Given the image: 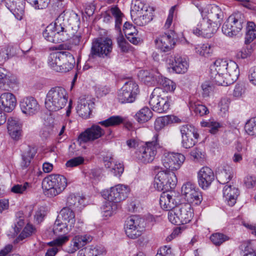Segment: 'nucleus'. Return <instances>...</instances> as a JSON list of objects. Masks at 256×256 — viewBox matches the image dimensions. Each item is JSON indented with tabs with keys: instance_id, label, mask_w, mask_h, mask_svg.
<instances>
[{
	"instance_id": "f257e3e1",
	"label": "nucleus",
	"mask_w": 256,
	"mask_h": 256,
	"mask_svg": "<svg viewBox=\"0 0 256 256\" xmlns=\"http://www.w3.org/2000/svg\"><path fill=\"white\" fill-rule=\"evenodd\" d=\"M239 75L238 65L232 60L218 59L210 66V80L218 86L230 85L238 80Z\"/></svg>"
},
{
	"instance_id": "f03ea898",
	"label": "nucleus",
	"mask_w": 256,
	"mask_h": 256,
	"mask_svg": "<svg viewBox=\"0 0 256 256\" xmlns=\"http://www.w3.org/2000/svg\"><path fill=\"white\" fill-rule=\"evenodd\" d=\"M66 27L64 16L60 15L54 23L50 24L46 28L42 33L43 36L46 40L53 43L66 41L69 37Z\"/></svg>"
},
{
	"instance_id": "7ed1b4c3",
	"label": "nucleus",
	"mask_w": 256,
	"mask_h": 256,
	"mask_svg": "<svg viewBox=\"0 0 256 256\" xmlns=\"http://www.w3.org/2000/svg\"><path fill=\"white\" fill-rule=\"evenodd\" d=\"M68 98V93L64 88H52L46 94L45 100L46 107L50 111H58L66 106Z\"/></svg>"
},
{
	"instance_id": "20e7f679",
	"label": "nucleus",
	"mask_w": 256,
	"mask_h": 256,
	"mask_svg": "<svg viewBox=\"0 0 256 256\" xmlns=\"http://www.w3.org/2000/svg\"><path fill=\"white\" fill-rule=\"evenodd\" d=\"M67 186V180L60 174H51L42 182L44 194L49 197H54L61 193Z\"/></svg>"
},
{
	"instance_id": "39448f33",
	"label": "nucleus",
	"mask_w": 256,
	"mask_h": 256,
	"mask_svg": "<svg viewBox=\"0 0 256 256\" xmlns=\"http://www.w3.org/2000/svg\"><path fill=\"white\" fill-rule=\"evenodd\" d=\"M158 138V134H155L152 140L145 142L144 144L136 152V157L139 161L144 164H148L154 160L157 152V149L160 148Z\"/></svg>"
},
{
	"instance_id": "423d86ee",
	"label": "nucleus",
	"mask_w": 256,
	"mask_h": 256,
	"mask_svg": "<svg viewBox=\"0 0 256 256\" xmlns=\"http://www.w3.org/2000/svg\"><path fill=\"white\" fill-rule=\"evenodd\" d=\"M196 10H198L202 17H204L208 20L215 27L220 25L224 18L223 12L220 8L215 4H210L204 8L201 4H195Z\"/></svg>"
},
{
	"instance_id": "0eeeda50",
	"label": "nucleus",
	"mask_w": 256,
	"mask_h": 256,
	"mask_svg": "<svg viewBox=\"0 0 256 256\" xmlns=\"http://www.w3.org/2000/svg\"><path fill=\"white\" fill-rule=\"evenodd\" d=\"M112 49V42L110 38L96 39L93 41L89 54V60L96 57L110 58Z\"/></svg>"
},
{
	"instance_id": "6e6552de",
	"label": "nucleus",
	"mask_w": 256,
	"mask_h": 256,
	"mask_svg": "<svg viewBox=\"0 0 256 256\" xmlns=\"http://www.w3.org/2000/svg\"><path fill=\"white\" fill-rule=\"evenodd\" d=\"M130 192L128 186L118 184L112 187L110 190L102 192L104 198L110 202L118 203L124 200Z\"/></svg>"
},
{
	"instance_id": "1a4fd4ad",
	"label": "nucleus",
	"mask_w": 256,
	"mask_h": 256,
	"mask_svg": "<svg viewBox=\"0 0 256 256\" xmlns=\"http://www.w3.org/2000/svg\"><path fill=\"white\" fill-rule=\"evenodd\" d=\"M138 92V85L134 81L130 80L119 91L118 98L122 104L132 102Z\"/></svg>"
},
{
	"instance_id": "9d476101",
	"label": "nucleus",
	"mask_w": 256,
	"mask_h": 256,
	"mask_svg": "<svg viewBox=\"0 0 256 256\" xmlns=\"http://www.w3.org/2000/svg\"><path fill=\"white\" fill-rule=\"evenodd\" d=\"M158 90L154 89L150 96L149 104L152 110L158 113L166 112L170 108V99L168 96L158 95Z\"/></svg>"
},
{
	"instance_id": "9b49d317",
	"label": "nucleus",
	"mask_w": 256,
	"mask_h": 256,
	"mask_svg": "<svg viewBox=\"0 0 256 256\" xmlns=\"http://www.w3.org/2000/svg\"><path fill=\"white\" fill-rule=\"evenodd\" d=\"M214 26L206 18L202 17V20L193 30V33L198 36H202L208 38H210L218 29V28Z\"/></svg>"
},
{
	"instance_id": "f8f14e48",
	"label": "nucleus",
	"mask_w": 256,
	"mask_h": 256,
	"mask_svg": "<svg viewBox=\"0 0 256 256\" xmlns=\"http://www.w3.org/2000/svg\"><path fill=\"white\" fill-rule=\"evenodd\" d=\"M185 160L184 156L179 153L168 154L162 160L164 168L170 171L179 169Z\"/></svg>"
},
{
	"instance_id": "ddd939ff",
	"label": "nucleus",
	"mask_w": 256,
	"mask_h": 256,
	"mask_svg": "<svg viewBox=\"0 0 256 256\" xmlns=\"http://www.w3.org/2000/svg\"><path fill=\"white\" fill-rule=\"evenodd\" d=\"M156 48L160 52H166L172 50L176 44L174 36L164 34L156 37L154 40Z\"/></svg>"
},
{
	"instance_id": "4468645a",
	"label": "nucleus",
	"mask_w": 256,
	"mask_h": 256,
	"mask_svg": "<svg viewBox=\"0 0 256 256\" xmlns=\"http://www.w3.org/2000/svg\"><path fill=\"white\" fill-rule=\"evenodd\" d=\"M104 133V130L99 126L94 124L79 135L78 140L80 143L94 141L100 138Z\"/></svg>"
},
{
	"instance_id": "2eb2a0df",
	"label": "nucleus",
	"mask_w": 256,
	"mask_h": 256,
	"mask_svg": "<svg viewBox=\"0 0 256 256\" xmlns=\"http://www.w3.org/2000/svg\"><path fill=\"white\" fill-rule=\"evenodd\" d=\"M180 202V196L174 192L170 193L164 192L160 198V204L161 208L166 210L175 208Z\"/></svg>"
},
{
	"instance_id": "dca6fc26",
	"label": "nucleus",
	"mask_w": 256,
	"mask_h": 256,
	"mask_svg": "<svg viewBox=\"0 0 256 256\" xmlns=\"http://www.w3.org/2000/svg\"><path fill=\"white\" fill-rule=\"evenodd\" d=\"M22 112L28 116H33L40 110V105L33 97L28 96L24 98L20 103Z\"/></svg>"
},
{
	"instance_id": "f3484780",
	"label": "nucleus",
	"mask_w": 256,
	"mask_h": 256,
	"mask_svg": "<svg viewBox=\"0 0 256 256\" xmlns=\"http://www.w3.org/2000/svg\"><path fill=\"white\" fill-rule=\"evenodd\" d=\"M199 186L203 189L207 188L214 180L213 171L208 166H204L198 172Z\"/></svg>"
},
{
	"instance_id": "a211bd4d",
	"label": "nucleus",
	"mask_w": 256,
	"mask_h": 256,
	"mask_svg": "<svg viewBox=\"0 0 256 256\" xmlns=\"http://www.w3.org/2000/svg\"><path fill=\"white\" fill-rule=\"evenodd\" d=\"M236 20L235 16H230L224 22L222 26V32L226 36L232 37L236 36L242 28L240 22H237L232 27V24Z\"/></svg>"
},
{
	"instance_id": "6ab92c4d",
	"label": "nucleus",
	"mask_w": 256,
	"mask_h": 256,
	"mask_svg": "<svg viewBox=\"0 0 256 256\" xmlns=\"http://www.w3.org/2000/svg\"><path fill=\"white\" fill-rule=\"evenodd\" d=\"M16 104L15 96L10 92H4L0 96V108L6 112H10L12 111Z\"/></svg>"
},
{
	"instance_id": "aec40b11",
	"label": "nucleus",
	"mask_w": 256,
	"mask_h": 256,
	"mask_svg": "<svg viewBox=\"0 0 256 256\" xmlns=\"http://www.w3.org/2000/svg\"><path fill=\"white\" fill-rule=\"evenodd\" d=\"M7 128L10 136L16 140H18L22 136V124L16 118L10 117L8 120Z\"/></svg>"
},
{
	"instance_id": "412c9836",
	"label": "nucleus",
	"mask_w": 256,
	"mask_h": 256,
	"mask_svg": "<svg viewBox=\"0 0 256 256\" xmlns=\"http://www.w3.org/2000/svg\"><path fill=\"white\" fill-rule=\"evenodd\" d=\"M238 194V190L232 186L226 185L223 188L224 199L230 206L236 204Z\"/></svg>"
},
{
	"instance_id": "4be33fe9",
	"label": "nucleus",
	"mask_w": 256,
	"mask_h": 256,
	"mask_svg": "<svg viewBox=\"0 0 256 256\" xmlns=\"http://www.w3.org/2000/svg\"><path fill=\"white\" fill-rule=\"evenodd\" d=\"M160 74L157 70H152L150 71L146 70H140L138 76L144 83L146 84H157L158 78Z\"/></svg>"
},
{
	"instance_id": "5701e85b",
	"label": "nucleus",
	"mask_w": 256,
	"mask_h": 256,
	"mask_svg": "<svg viewBox=\"0 0 256 256\" xmlns=\"http://www.w3.org/2000/svg\"><path fill=\"white\" fill-rule=\"evenodd\" d=\"M58 218L68 226L74 228L76 222L75 214L68 207H64L60 211Z\"/></svg>"
},
{
	"instance_id": "b1692460",
	"label": "nucleus",
	"mask_w": 256,
	"mask_h": 256,
	"mask_svg": "<svg viewBox=\"0 0 256 256\" xmlns=\"http://www.w3.org/2000/svg\"><path fill=\"white\" fill-rule=\"evenodd\" d=\"M61 64L60 68L61 72H66L71 70L75 64V60L74 56L68 52L62 51Z\"/></svg>"
},
{
	"instance_id": "393cba45",
	"label": "nucleus",
	"mask_w": 256,
	"mask_h": 256,
	"mask_svg": "<svg viewBox=\"0 0 256 256\" xmlns=\"http://www.w3.org/2000/svg\"><path fill=\"white\" fill-rule=\"evenodd\" d=\"M180 122V120L174 115L160 116L156 120L154 124V128L156 131L158 132L168 124L174 122L179 123Z\"/></svg>"
},
{
	"instance_id": "a878e982",
	"label": "nucleus",
	"mask_w": 256,
	"mask_h": 256,
	"mask_svg": "<svg viewBox=\"0 0 256 256\" xmlns=\"http://www.w3.org/2000/svg\"><path fill=\"white\" fill-rule=\"evenodd\" d=\"M92 104L90 100L82 98L79 100L76 108L78 115L84 118H88L92 112L90 104Z\"/></svg>"
},
{
	"instance_id": "bb28decb",
	"label": "nucleus",
	"mask_w": 256,
	"mask_h": 256,
	"mask_svg": "<svg viewBox=\"0 0 256 256\" xmlns=\"http://www.w3.org/2000/svg\"><path fill=\"white\" fill-rule=\"evenodd\" d=\"M168 176L167 171L159 172L155 177L154 188L158 191L168 190Z\"/></svg>"
},
{
	"instance_id": "cd10ccee",
	"label": "nucleus",
	"mask_w": 256,
	"mask_h": 256,
	"mask_svg": "<svg viewBox=\"0 0 256 256\" xmlns=\"http://www.w3.org/2000/svg\"><path fill=\"white\" fill-rule=\"evenodd\" d=\"M36 153L34 148L28 146L22 154L20 166L22 170L27 168L30 165L32 160Z\"/></svg>"
},
{
	"instance_id": "c85d7f7f",
	"label": "nucleus",
	"mask_w": 256,
	"mask_h": 256,
	"mask_svg": "<svg viewBox=\"0 0 256 256\" xmlns=\"http://www.w3.org/2000/svg\"><path fill=\"white\" fill-rule=\"evenodd\" d=\"M192 203L190 202H184L182 205L181 208H180V218L182 224L191 222L192 219Z\"/></svg>"
},
{
	"instance_id": "c756f323",
	"label": "nucleus",
	"mask_w": 256,
	"mask_h": 256,
	"mask_svg": "<svg viewBox=\"0 0 256 256\" xmlns=\"http://www.w3.org/2000/svg\"><path fill=\"white\" fill-rule=\"evenodd\" d=\"M10 6L15 18L19 20H22L24 15V2L22 0H16L12 1Z\"/></svg>"
},
{
	"instance_id": "7c9ffc66",
	"label": "nucleus",
	"mask_w": 256,
	"mask_h": 256,
	"mask_svg": "<svg viewBox=\"0 0 256 256\" xmlns=\"http://www.w3.org/2000/svg\"><path fill=\"white\" fill-rule=\"evenodd\" d=\"M91 237L87 235L76 236L72 240L73 248L70 250L68 252L70 254L74 252L79 248L85 246L88 242L91 241Z\"/></svg>"
},
{
	"instance_id": "2f4dec72",
	"label": "nucleus",
	"mask_w": 256,
	"mask_h": 256,
	"mask_svg": "<svg viewBox=\"0 0 256 256\" xmlns=\"http://www.w3.org/2000/svg\"><path fill=\"white\" fill-rule=\"evenodd\" d=\"M172 68L178 74H182L186 72L188 64L186 60L181 56H176L172 63Z\"/></svg>"
},
{
	"instance_id": "473e14b6",
	"label": "nucleus",
	"mask_w": 256,
	"mask_h": 256,
	"mask_svg": "<svg viewBox=\"0 0 256 256\" xmlns=\"http://www.w3.org/2000/svg\"><path fill=\"white\" fill-rule=\"evenodd\" d=\"M62 51L54 52L50 54L48 62L49 65L53 68L54 70L58 72H61V69L60 65L61 64V58Z\"/></svg>"
},
{
	"instance_id": "72a5a7b5",
	"label": "nucleus",
	"mask_w": 256,
	"mask_h": 256,
	"mask_svg": "<svg viewBox=\"0 0 256 256\" xmlns=\"http://www.w3.org/2000/svg\"><path fill=\"white\" fill-rule=\"evenodd\" d=\"M152 117V112L148 107H144L135 114L134 118L139 123L148 122Z\"/></svg>"
},
{
	"instance_id": "f704fd0d",
	"label": "nucleus",
	"mask_w": 256,
	"mask_h": 256,
	"mask_svg": "<svg viewBox=\"0 0 256 256\" xmlns=\"http://www.w3.org/2000/svg\"><path fill=\"white\" fill-rule=\"evenodd\" d=\"M153 9L152 8H149L148 11L147 12H144L143 14H140L134 16V20L135 23L140 26L146 25L152 20Z\"/></svg>"
},
{
	"instance_id": "c9c22d12",
	"label": "nucleus",
	"mask_w": 256,
	"mask_h": 256,
	"mask_svg": "<svg viewBox=\"0 0 256 256\" xmlns=\"http://www.w3.org/2000/svg\"><path fill=\"white\" fill-rule=\"evenodd\" d=\"M190 128H191L190 126L185 125L182 126L180 128V132L182 136V144L183 147L186 148H190L192 146V140H188V138L191 135V130Z\"/></svg>"
},
{
	"instance_id": "e433bc0d",
	"label": "nucleus",
	"mask_w": 256,
	"mask_h": 256,
	"mask_svg": "<svg viewBox=\"0 0 256 256\" xmlns=\"http://www.w3.org/2000/svg\"><path fill=\"white\" fill-rule=\"evenodd\" d=\"M72 229V228L68 226V224L57 218L54 225L53 232L56 235L66 234Z\"/></svg>"
},
{
	"instance_id": "4c0bfd02",
	"label": "nucleus",
	"mask_w": 256,
	"mask_h": 256,
	"mask_svg": "<svg viewBox=\"0 0 256 256\" xmlns=\"http://www.w3.org/2000/svg\"><path fill=\"white\" fill-rule=\"evenodd\" d=\"M66 204L68 208H81L84 206V199L80 196L71 194L67 198Z\"/></svg>"
},
{
	"instance_id": "58836bf2",
	"label": "nucleus",
	"mask_w": 256,
	"mask_h": 256,
	"mask_svg": "<svg viewBox=\"0 0 256 256\" xmlns=\"http://www.w3.org/2000/svg\"><path fill=\"white\" fill-rule=\"evenodd\" d=\"M12 83L10 76L4 68L0 67V89L8 90Z\"/></svg>"
},
{
	"instance_id": "ea45409f",
	"label": "nucleus",
	"mask_w": 256,
	"mask_h": 256,
	"mask_svg": "<svg viewBox=\"0 0 256 256\" xmlns=\"http://www.w3.org/2000/svg\"><path fill=\"white\" fill-rule=\"evenodd\" d=\"M144 220L137 216H132L128 218L126 221L124 229L142 227L144 226Z\"/></svg>"
},
{
	"instance_id": "a19ab883",
	"label": "nucleus",
	"mask_w": 256,
	"mask_h": 256,
	"mask_svg": "<svg viewBox=\"0 0 256 256\" xmlns=\"http://www.w3.org/2000/svg\"><path fill=\"white\" fill-rule=\"evenodd\" d=\"M256 38V25L253 22L247 23L246 32L245 36V43H250Z\"/></svg>"
},
{
	"instance_id": "79ce46f5",
	"label": "nucleus",
	"mask_w": 256,
	"mask_h": 256,
	"mask_svg": "<svg viewBox=\"0 0 256 256\" xmlns=\"http://www.w3.org/2000/svg\"><path fill=\"white\" fill-rule=\"evenodd\" d=\"M124 122V118L120 116H110L106 120L99 122V124L105 127L116 126Z\"/></svg>"
},
{
	"instance_id": "37998d69",
	"label": "nucleus",
	"mask_w": 256,
	"mask_h": 256,
	"mask_svg": "<svg viewBox=\"0 0 256 256\" xmlns=\"http://www.w3.org/2000/svg\"><path fill=\"white\" fill-rule=\"evenodd\" d=\"M148 8L145 4L140 0H136L133 8L131 10V16H136L140 14H143L144 12H147Z\"/></svg>"
},
{
	"instance_id": "c03bdc74",
	"label": "nucleus",
	"mask_w": 256,
	"mask_h": 256,
	"mask_svg": "<svg viewBox=\"0 0 256 256\" xmlns=\"http://www.w3.org/2000/svg\"><path fill=\"white\" fill-rule=\"evenodd\" d=\"M196 52L200 56H208L213 52V48L208 44H199L195 46Z\"/></svg>"
},
{
	"instance_id": "a18cd8bd",
	"label": "nucleus",
	"mask_w": 256,
	"mask_h": 256,
	"mask_svg": "<svg viewBox=\"0 0 256 256\" xmlns=\"http://www.w3.org/2000/svg\"><path fill=\"white\" fill-rule=\"evenodd\" d=\"M180 212V208L177 206L168 210V218L172 224L178 225L182 223Z\"/></svg>"
},
{
	"instance_id": "49530a36",
	"label": "nucleus",
	"mask_w": 256,
	"mask_h": 256,
	"mask_svg": "<svg viewBox=\"0 0 256 256\" xmlns=\"http://www.w3.org/2000/svg\"><path fill=\"white\" fill-rule=\"evenodd\" d=\"M232 178V170L230 168H224L216 174V178L222 184L227 183Z\"/></svg>"
},
{
	"instance_id": "de8ad7c7",
	"label": "nucleus",
	"mask_w": 256,
	"mask_h": 256,
	"mask_svg": "<svg viewBox=\"0 0 256 256\" xmlns=\"http://www.w3.org/2000/svg\"><path fill=\"white\" fill-rule=\"evenodd\" d=\"M157 84L162 86L166 91L174 92L176 89V84L170 80L163 78L160 74L158 78Z\"/></svg>"
},
{
	"instance_id": "09e8293b",
	"label": "nucleus",
	"mask_w": 256,
	"mask_h": 256,
	"mask_svg": "<svg viewBox=\"0 0 256 256\" xmlns=\"http://www.w3.org/2000/svg\"><path fill=\"white\" fill-rule=\"evenodd\" d=\"M182 194L186 202H192V184L188 182L182 187Z\"/></svg>"
},
{
	"instance_id": "8fccbe9b",
	"label": "nucleus",
	"mask_w": 256,
	"mask_h": 256,
	"mask_svg": "<svg viewBox=\"0 0 256 256\" xmlns=\"http://www.w3.org/2000/svg\"><path fill=\"white\" fill-rule=\"evenodd\" d=\"M193 160L203 164L206 161V154L204 150L200 148H196L193 152Z\"/></svg>"
},
{
	"instance_id": "3c124183",
	"label": "nucleus",
	"mask_w": 256,
	"mask_h": 256,
	"mask_svg": "<svg viewBox=\"0 0 256 256\" xmlns=\"http://www.w3.org/2000/svg\"><path fill=\"white\" fill-rule=\"evenodd\" d=\"M30 188V184L28 182L22 184H14L11 188V192L16 194H24Z\"/></svg>"
},
{
	"instance_id": "603ef678",
	"label": "nucleus",
	"mask_w": 256,
	"mask_h": 256,
	"mask_svg": "<svg viewBox=\"0 0 256 256\" xmlns=\"http://www.w3.org/2000/svg\"><path fill=\"white\" fill-rule=\"evenodd\" d=\"M246 132L250 136H256V117L251 118L244 126Z\"/></svg>"
},
{
	"instance_id": "864d4df0",
	"label": "nucleus",
	"mask_w": 256,
	"mask_h": 256,
	"mask_svg": "<svg viewBox=\"0 0 256 256\" xmlns=\"http://www.w3.org/2000/svg\"><path fill=\"white\" fill-rule=\"evenodd\" d=\"M36 230L32 225L27 224V225L24 227L22 232L16 238V240H22L25 238L32 235L36 232Z\"/></svg>"
},
{
	"instance_id": "5fc2aeb1",
	"label": "nucleus",
	"mask_w": 256,
	"mask_h": 256,
	"mask_svg": "<svg viewBox=\"0 0 256 256\" xmlns=\"http://www.w3.org/2000/svg\"><path fill=\"white\" fill-rule=\"evenodd\" d=\"M58 236L48 243L49 246H52V248L56 247L58 250V246H61L66 242H67L70 238V236H66V234L58 235Z\"/></svg>"
},
{
	"instance_id": "6e6d98bb",
	"label": "nucleus",
	"mask_w": 256,
	"mask_h": 256,
	"mask_svg": "<svg viewBox=\"0 0 256 256\" xmlns=\"http://www.w3.org/2000/svg\"><path fill=\"white\" fill-rule=\"evenodd\" d=\"M210 239L212 243L216 246H220L224 242L229 240V238L221 233H216L212 234Z\"/></svg>"
},
{
	"instance_id": "4d7b16f0",
	"label": "nucleus",
	"mask_w": 256,
	"mask_h": 256,
	"mask_svg": "<svg viewBox=\"0 0 256 256\" xmlns=\"http://www.w3.org/2000/svg\"><path fill=\"white\" fill-rule=\"evenodd\" d=\"M34 8L42 10L46 8L50 4V0H26Z\"/></svg>"
},
{
	"instance_id": "13d9d810",
	"label": "nucleus",
	"mask_w": 256,
	"mask_h": 256,
	"mask_svg": "<svg viewBox=\"0 0 256 256\" xmlns=\"http://www.w3.org/2000/svg\"><path fill=\"white\" fill-rule=\"evenodd\" d=\"M117 43L121 51L124 52H127L130 47V44L126 42L120 31L119 36L116 38Z\"/></svg>"
},
{
	"instance_id": "bf43d9fd",
	"label": "nucleus",
	"mask_w": 256,
	"mask_h": 256,
	"mask_svg": "<svg viewBox=\"0 0 256 256\" xmlns=\"http://www.w3.org/2000/svg\"><path fill=\"white\" fill-rule=\"evenodd\" d=\"M136 228L125 229L126 234L128 237L135 239L142 234L144 226Z\"/></svg>"
},
{
	"instance_id": "052dcab7",
	"label": "nucleus",
	"mask_w": 256,
	"mask_h": 256,
	"mask_svg": "<svg viewBox=\"0 0 256 256\" xmlns=\"http://www.w3.org/2000/svg\"><path fill=\"white\" fill-rule=\"evenodd\" d=\"M240 248L245 253L243 256H256V250H253L250 242H244L240 246Z\"/></svg>"
},
{
	"instance_id": "680f3d73",
	"label": "nucleus",
	"mask_w": 256,
	"mask_h": 256,
	"mask_svg": "<svg viewBox=\"0 0 256 256\" xmlns=\"http://www.w3.org/2000/svg\"><path fill=\"white\" fill-rule=\"evenodd\" d=\"M12 48L10 47H4L0 50V64L4 62L12 56L11 52Z\"/></svg>"
},
{
	"instance_id": "e2e57ef3",
	"label": "nucleus",
	"mask_w": 256,
	"mask_h": 256,
	"mask_svg": "<svg viewBox=\"0 0 256 256\" xmlns=\"http://www.w3.org/2000/svg\"><path fill=\"white\" fill-rule=\"evenodd\" d=\"M253 50L252 46H247L240 50L236 55L238 58L244 59L250 56L252 53Z\"/></svg>"
},
{
	"instance_id": "0e129e2a",
	"label": "nucleus",
	"mask_w": 256,
	"mask_h": 256,
	"mask_svg": "<svg viewBox=\"0 0 256 256\" xmlns=\"http://www.w3.org/2000/svg\"><path fill=\"white\" fill-rule=\"evenodd\" d=\"M193 110L196 114L200 116H203L209 113L208 108L204 105L199 103L195 104L194 106H193Z\"/></svg>"
},
{
	"instance_id": "69168bd1",
	"label": "nucleus",
	"mask_w": 256,
	"mask_h": 256,
	"mask_svg": "<svg viewBox=\"0 0 256 256\" xmlns=\"http://www.w3.org/2000/svg\"><path fill=\"white\" fill-rule=\"evenodd\" d=\"M167 176H168L167 184H168V190L174 188L176 186L177 182V178L175 174L172 171L167 170Z\"/></svg>"
},
{
	"instance_id": "338daca9",
	"label": "nucleus",
	"mask_w": 256,
	"mask_h": 256,
	"mask_svg": "<svg viewBox=\"0 0 256 256\" xmlns=\"http://www.w3.org/2000/svg\"><path fill=\"white\" fill-rule=\"evenodd\" d=\"M244 184L248 188H252L256 186V177L252 175H247L244 178Z\"/></svg>"
},
{
	"instance_id": "774afa93",
	"label": "nucleus",
	"mask_w": 256,
	"mask_h": 256,
	"mask_svg": "<svg viewBox=\"0 0 256 256\" xmlns=\"http://www.w3.org/2000/svg\"><path fill=\"white\" fill-rule=\"evenodd\" d=\"M110 170L114 176H120L124 172V165L121 163H116Z\"/></svg>"
}]
</instances>
